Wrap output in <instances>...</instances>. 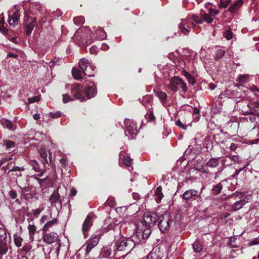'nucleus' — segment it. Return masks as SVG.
I'll return each mask as SVG.
<instances>
[{
    "mask_svg": "<svg viewBox=\"0 0 259 259\" xmlns=\"http://www.w3.org/2000/svg\"><path fill=\"white\" fill-rule=\"evenodd\" d=\"M96 85L91 82L88 85L83 87L80 83H75L71 88V94L75 99L83 101L94 97L97 94Z\"/></svg>",
    "mask_w": 259,
    "mask_h": 259,
    "instance_id": "1",
    "label": "nucleus"
},
{
    "mask_svg": "<svg viewBox=\"0 0 259 259\" xmlns=\"http://www.w3.org/2000/svg\"><path fill=\"white\" fill-rule=\"evenodd\" d=\"M133 241L127 239H123L114 242L113 248L115 254H116L118 251L123 252L124 254H122L120 256L122 257H124L130 252L133 248Z\"/></svg>",
    "mask_w": 259,
    "mask_h": 259,
    "instance_id": "2",
    "label": "nucleus"
},
{
    "mask_svg": "<svg viewBox=\"0 0 259 259\" xmlns=\"http://www.w3.org/2000/svg\"><path fill=\"white\" fill-rule=\"evenodd\" d=\"M167 87L168 89L174 92H176L179 89H182V92L185 93L188 90L186 83L178 76H174L169 80Z\"/></svg>",
    "mask_w": 259,
    "mask_h": 259,
    "instance_id": "3",
    "label": "nucleus"
},
{
    "mask_svg": "<svg viewBox=\"0 0 259 259\" xmlns=\"http://www.w3.org/2000/svg\"><path fill=\"white\" fill-rule=\"evenodd\" d=\"M158 226L161 232L168 230L173 223L172 217L168 212L161 214L157 220Z\"/></svg>",
    "mask_w": 259,
    "mask_h": 259,
    "instance_id": "4",
    "label": "nucleus"
},
{
    "mask_svg": "<svg viewBox=\"0 0 259 259\" xmlns=\"http://www.w3.org/2000/svg\"><path fill=\"white\" fill-rule=\"evenodd\" d=\"M139 225L137 227V231L132 236L133 244L136 243L138 244L143 240L148 239L151 234V230L149 228H145Z\"/></svg>",
    "mask_w": 259,
    "mask_h": 259,
    "instance_id": "5",
    "label": "nucleus"
},
{
    "mask_svg": "<svg viewBox=\"0 0 259 259\" xmlns=\"http://www.w3.org/2000/svg\"><path fill=\"white\" fill-rule=\"evenodd\" d=\"M157 214L155 213H146L143 215V221L141 222L142 226L143 228L151 230L157 222Z\"/></svg>",
    "mask_w": 259,
    "mask_h": 259,
    "instance_id": "6",
    "label": "nucleus"
},
{
    "mask_svg": "<svg viewBox=\"0 0 259 259\" xmlns=\"http://www.w3.org/2000/svg\"><path fill=\"white\" fill-rule=\"evenodd\" d=\"M201 198L200 195H198V191L194 189L188 190L182 195V199L187 202L194 200L198 201Z\"/></svg>",
    "mask_w": 259,
    "mask_h": 259,
    "instance_id": "7",
    "label": "nucleus"
},
{
    "mask_svg": "<svg viewBox=\"0 0 259 259\" xmlns=\"http://www.w3.org/2000/svg\"><path fill=\"white\" fill-rule=\"evenodd\" d=\"M124 123L126 127L125 135L127 136V133H128L131 135L132 139H134L138 133L136 124L129 119H125L124 121Z\"/></svg>",
    "mask_w": 259,
    "mask_h": 259,
    "instance_id": "8",
    "label": "nucleus"
},
{
    "mask_svg": "<svg viewBox=\"0 0 259 259\" xmlns=\"http://www.w3.org/2000/svg\"><path fill=\"white\" fill-rule=\"evenodd\" d=\"M196 26L192 21L189 19L183 20L179 25L180 31L186 35H188L192 27Z\"/></svg>",
    "mask_w": 259,
    "mask_h": 259,
    "instance_id": "9",
    "label": "nucleus"
},
{
    "mask_svg": "<svg viewBox=\"0 0 259 259\" xmlns=\"http://www.w3.org/2000/svg\"><path fill=\"white\" fill-rule=\"evenodd\" d=\"M101 234H98L92 237L86 242L85 255L91 251L92 249L95 247L98 244Z\"/></svg>",
    "mask_w": 259,
    "mask_h": 259,
    "instance_id": "10",
    "label": "nucleus"
},
{
    "mask_svg": "<svg viewBox=\"0 0 259 259\" xmlns=\"http://www.w3.org/2000/svg\"><path fill=\"white\" fill-rule=\"evenodd\" d=\"M79 66L82 71L83 72L85 75L92 76L94 75L89 71V69L91 68L89 61L88 59L83 58L81 59L79 62Z\"/></svg>",
    "mask_w": 259,
    "mask_h": 259,
    "instance_id": "11",
    "label": "nucleus"
},
{
    "mask_svg": "<svg viewBox=\"0 0 259 259\" xmlns=\"http://www.w3.org/2000/svg\"><path fill=\"white\" fill-rule=\"evenodd\" d=\"M37 19L36 18L28 17L26 22L25 32L27 36L31 33L34 27L36 25Z\"/></svg>",
    "mask_w": 259,
    "mask_h": 259,
    "instance_id": "12",
    "label": "nucleus"
},
{
    "mask_svg": "<svg viewBox=\"0 0 259 259\" xmlns=\"http://www.w3.org/2000/svg\"><path fill=\"white\" fill-rule=\"evenodd\" d=\"M58 236L56 233L51 232L43 233V241L47 243L51 244L56 242L57 240Z\"/></svg>",
    "mask_w": 259,
    "mask_h": 259,
    "instance_id": "13",
    "label": "nucleus"
},
{
    "mask_svg": "<svg viewBox=\"0 0 259 259\" xmlns=\"http://www.w3.org/2000/svg\"><path fill=\"white\" fill-rule=\"evenodd\" d=\"M132 163V159L130 156L121 152L119 154V164L120 165H124L126 166H131Z\"/></svg>",
    "mask_w": 259,
    "mask_h": 259,
    "instance_id": "14",
    "label": "nucleus"
},
{
    "mask_svg": "<svg viewBox=\"0 0 259 259\" xmlns=\"http://www.w3.org/2000/svg\"><path fill=\"white\" fill-rule=\"evenodd\" d=\"M92 217L88 215L83 223L82 227V231L83 232L84 237L85 238L86 237L85 232L89 230L90 228L92 226Z\"/></svg>",
    "mask_w": 259,
    "mask_h": 259,
    "instance_id": "15",
    "label": "nucleus"
},
{
    "mask_svg": "<svg viewBox=\"0 0 259 259\" xmlns=\"http://www.w3.org/2000/svg\"><path fill=\"white\" fill-rule=\"evenodd\" d=\"M244 3L243 0H237L231 5L228 9V11L234 13L238 11Z\"/></svg>",
    "mask_w": 259,
    "mask_h": 259,
    "instance_id": "16",
    "label": "nucleus"
},
{
    "mask_svg": "<svg viewBox=\"0 0 259 259\" xmlns=\"http://www.w3.org/2000/svg\"><path fill=\"white\" fill-rule=\"evenodd\" d=\"M9 19L8 21V23H9L10 25H14L18 23L20 14H19L18 11L16 10V11L14 12L11 16L9 13Z\"/></svg>",
    "mask_w": 259,
    "mask_h": 259,
    "instance_id": "17",
    "label": "nucleus"
},
{
    "mask_svg": "<svg viewBox=\"0 0 259 259\" xmlns=\"http://www.w3.org/2000/svg\"><path fill=\"white\" fill-rule=\"evenodd\" d=\"M93 37L98 39L103 40L106 38L107 35L104 30L100 27L96 30Z\"/></svg>",
    "mask_w": 259,
    "mask_h": 259,
    "instance_id": "18",
    "label": "nucleus"
},
{
    "mask_svg": "<svg viewBox=\"0 0 259 259\" xmlns=\"http://www.w3.org/2000/svg\"><path fill=\"white\" fill-rule=\"evenodd\" d=\"M162 188L161 186L157 187L156 189L154 192V198L155 200L157 203L161 202L162 199L164 195L162 192Z\"/></svg>",
    "mask_w": 259,
    "mask_h": 259,
    "instance_id": "19",
    "label": "nucleus"
},
{
    "mask_svg": "<svg viewBox=\"0 0 259 259\" xmlns=\"http://www.w3.org/2000/svg\"><path fill=\"white\" fill-rule=\"evenodd\" d=\"M59 223L58 219L56 218L53 219L52 220L47 222L44 226L42 230L44 232H47L49 229L52 228L54 225L58 224Z\"/></svg>",
    "mask_w": 259,
    "mask_h": 259,
    "instance_id": "20",
    "label": "nucleus"
},
{
    "mask_svg": "<svg viewBox=\"0 0 259 259\" xmlns=\"http://www.w3.org/2000/svg\"><path fill=\"white\" fill-rule=\"evenodd\" d=\"M247 202L246 197L242 200L236 202L232 206V210L233 211H236L240 209Z\"/></svg>",
    "mask_w": 259,
    "mask_h": 259,
    "instance_id": "21",
    "label": "nucleus"
},
{
    "mask_svg": "<svg viewBox=\"0 0 259 259\" xmlns=\"http://www.w3.org/2000/svg\"><path fill=\"white\" fill-rule=\"evenodd\" d=\"M203 246L202 242L198 239H196L193 244V248L195 252H200L203 249Z\"/></svg>",
    "mask_w": 259,
    "mask_h": 259,
    "instance_id": "22",
    "label": "nucleus"
},
{
    "mask_svg": "<svg viewBox=\"0 0 259 259\" xmlns=\"http://www.w3.org/2000/svg\"><path fill=\"white\" fill-rule=\"evenodd\" d=\"M113 243L111 244L110 247H104L100 253V256L102 258H107L111 254L112 249L111 247L113 246Z\"/></svg>",
    "mask_w": 259,
    "mask_h": 259,
    "instance_id": "23",
    "label": "nucleus"
},
{
    "mask_svg": "<svg viewBox=\"0 0 259 259\" xmlns=\"http://www.w3.org/2000/svg\"><path fill=\"white\" fill-rule=\"evenodd\" d=\"M162 256L159 250L157 252L156 249L152 250L150 253L147 256V259H161Z\"/></svg>",
    "mask_w": 259,
    "mask_h": 259,
    "instance_id": "24",
    "label": "nucleus"
},
{
    "mask_svg": "<svg viewBox=\"0 0 259 259\" xmlns=\"http://www.w3.org/2000/svg\"><path fill=\"white\" fill-rule=\"evenodd\" d=\"M222 182L215 185L213 186L211 189L212 194L213 195L217 196L220 194L222 189H223V184L222 183Z\"/></svg>",
    "mask_w": 259,
    "mask_h": 259,
    "instance_id": "25",
    "label": "nucleus"
},
{
    "mask_svg": "<svg viewBox=\"0 0 259 259\" xmlns=\"http://www.w3.org/2000/svg\"><path fill=\"white\" fill-rule=\"evenodd\" d=\"M81 42L84 45H88L92 42V38L90 33H87L85 36L83 34L80 37Z\"/></svg>",
    "mask_w": 259,
    "mask_h": 259,
    "instance_id": "26",
    "label": "nucleus"
},
{
    "mask_svg": "<svg viewBox=\"0 0 259 259\" xmlns=\"http://www.w3.org/2000/svg\"><path fill=\"white\" fill-rule=\"evenodd\" d=\"M6 240H0V255H3L8 251V247Z\"/></svg>",
    "mask_w": 259,
    "mask_h": 259,
    "instance_id": "27",
    "label": "nucleus"
},
{
    "mask_svg": "<svg viewBox=\"0 0 259 259\" xmlns=\"http://www.w3.org/2000/svg\"><path fill=\"white\" fill-rule=\"evenodd\" d=\"M60 200V194L58 190H54L53 193L51 195L49 200L52 204Z\"/></svg>",
    "mask_w": 259,
    "mask_h": 259,
    "instance_id": "28",
    "label": "nucleus"
},
{
    "mask_svg": "<svg viewBox=\"0 0 259 259\" xmlns=\"http://www.w3.org/2000/svg\"><path fill=\"white\" fill-rule=\"evenodd\" d=\"M156 95L163 104L166 103L167 95L165 92L162 91H157Z\"/></svg>",
    "mask_w": 259,
    "mask_h": 259,
    "instance_id": "29",
    "label": "nucleus"
},
{
    "mask_svg": "<svg viewBox=\"0 0 259 259\" xmlns=\"http://www.w3.org/2000/svg\"><path fill=\"white\" fill-rule=\"evenodd\" d=\"M222 165L225 167L226 166H228L231 165L232 164V160L230 158V156H227L226 157H223L222 159Z\"/></svg>",
    "mask_w": 259,
    "mask_h": 259,
    "instance_id": "30",
    "label": "nucleus"
},
{
    "mask_svg": "<svg viewBox=\"0 0 259 259\" xmlns=\"http://www.w3.org/2000/svg\"><path fill=\"white\" fill-rule=\"evenodd\" d=\"M1 124L5 127H7L9 130H12L13 126V124L11 121L7 119H3L1 120Z\"/></svg>",
    "mask_w": 259,
    "mask_h": 259,
    "instance_id": "31",
    "label": "nucleus"
},
{
    "mask_svg": "<svg viewBox=\"0 0 259 259\" xmlns=\"http://www.w3.org/2000/svg\"><path fill=\"white\" fill-rule=\"evenodd\" d=\"M72 74L76 80H80L82 78L81 72L78 69L73 68L72 70Z\"/></svg>",
    "mask_w": 259,
    "mask_h": 259,
    "instance_id": "32",
    "label": "nucleus"
},
{
    "mask_svg": "<svg viewBox=\"0 0 259 259\" xmlns=\"http://www.w3.org/2000/svg\"><path fill=\"white\" fill-rule=\"evenodd\" d=\"M218 159L219 158H211L207 162V166L210 167H217L219 164Z\"/></svg>",
    "mask_w": 259,
    "mask_h": 259,
    "instance_id": "33",
    "label": "nucleus"
},
{
    "mask_svg": "<svg viewBox=\"0 0 259 259\" xmlns=\"http://www.w3.org/2000/svg\"><path fill=\"white\" fill-rule=\"evenodd\" d=\"M39 154L41 158L42 162L44 166H45L46 164L48 163L47 152L45 150H41L39 152Z\"/></svg>",
    "mask_w": 259,
    "mask_h": 259,
    "instance_id": "34",
    "label": "nucleus"
},
{
    "mask_svg": "<svg viewBox=\"0 0 259 259\" xmlns=\"http://www.w3.org/2000/svg\"><path fill=\"white\" fill-rule=\"evenodd\" d=\"M226 52L224 50L220 48L216 51L214 58L216 60L221 59L225 54Z\"/></svg>",
    "mask_w": 259,
    "mask_h": 259,
    "instance_id": "35",
    "label": "nucleus"
},
{
    "mask_svg": "<svg viewBox=\"0 0 259 259\" xmlns=\"http://www.w3.org/2000/svg\"><path fill=\"white\" fill-rule=\"evenodd\" d=\"M4 143L6 149H8L9 151L12 148H15L16 147V143L14 142L11 140H5L4 141Z\"/></svg>",
    "mask_w": 259,
    "mask_h": 259,
    "instance_id": "36",
    "label": "nucleus"
},
{
    "mask_svg": "<svg viewBox=\"0 0 259 259\" xmlns=\"http://www.w3.org/2000/svg\"><path fill=\"white\" fill-rule=\"evenodd\" d=\"M145 118L148 120V121H155V117L154 115L153 110H150L145 115Z\"/></svg>",
    "mask_w": 259,
    "mask_h": 259,
    "instance_id": "37",
    "label": "nucleus"
},
{
    "mask_svg": "<svg viewBox=\"0 0 259 259\" xmlns=\"http://www.w3.org/2000/svg\"><path fill=\"white\" fill-rule=\"evenodd\" d=\"M28 229L30 238H33V235L36 231V227L34 225H29L28 226Z\"/></svg>",
    "mask_w": 259,
    "mask_h": 259,
    "instance_id": "38",
    "label": "nucleus"
},
{
    "mask_svg": "<svg viewBox=\"0 0 259 259\" xmlns=\"http://www.w3.org/2000/svg\"><path fill=\"white\" fill-rule=\"evenodd\" d=\"M231 0H220L219 3V8H226L230 4Z\"/></svg>",
    "mask_w": 259,
    "mask_h": 259,
    "instance_id": "39",
    "label": "nucleus"
},
{
    "mask_svg": "<svg viewBox=\"0 0 259 259\" xmlns=\"http://www.w3.org/2000/svg\"><path fill=\"white\" fill-rule=\"evenodd\" d=\"M30 164L32 166L33 169L36 172L40 171L38 162L35 160H32L30 161Z\"/></svg>",
    "mask_w": 259,
    "mask_h": 259,
    "instance_id": "40",
    "label": "nucleus"
},
{
    "mask_svg": "<svg viewBox=\"0 0 259 259\" xmlns=\"http://www.w3.org/2000/svg\"><path fill=\"white\" fill-rule=\"evenodd\" d=\"M14 243L16 246L20 247L21 246V243L23 241V239L21 237H20L17 235H14Z\"/></svg>",
    "mask_w": 259,
    "mask_h": 259,
    "instance_id": "41",
    "label": "nucleus"
},
{
    "mask_svg": "<svg viewBox=\"0 0 259 259\" xmlns=\"http://www.w3.org/2000/svg\"><path fill=\"white\" fill-rule=\"evenodd\" d=\"M233 32L231 29L226 30L223 34L224 36L227 39L230 40L233 38Z\"/></svg>",
    "mask_w": 259,
    "mask_h": 259,
    "instance_id": "42",
    "label": "nucleus"
},
{
    "mask_svg": "<svg viewBox=\"0 0 259 259\" xmlns=\"http://www.w3.org/2000/svg\"><path fill=\"white\" fill-rule=\"evenodd\" d=\"M185 76L187 78V80L189 83L193 85L196 83L195 79L192 75H191L189 73L186 72L185 73Z\"/></svg>",
    "mask_w": 259,
    "mask_h": 259,
    "instance_id": "43",
    "label": "nucleus"
},
{
    "mask_svg": "<svg viewBox=\"0 0 259 259\" xmlns=\"http://www.w3.org/2000/svg\"><path fill=\"white\" fill-rule=\"evenodd\" d=\"M248 79L247 75H240L237 79V81L239 83H245L247 81Z\"/></svg>",
    "mask_w": 259,
    "mask_h": 259,
    "instance_id": "44",
    "label": "nucleus"
},
{
    "mask_svg": "<svg viewBox=\"0 0 259 259\" xmlns=\"http://www.w3.org/2000/svg\"><path fill=\"white\" fill-rule=\"evenodd\" d=\"M7 236L5 229L0 228V240H7Z\"/></svg>",
    "mask_w": 259,
    "mask_h": 259,
    "instance_id": "45",
    "label": "nucleus"
},
{
    "mask_svg": "<svg viewBox=\"0 0 259 259\" xmlns=\"http://www.w3.org/2000/svg\"><path fill=\"white\" fill-rule=\"evenodd\" d=\"M203 20L206 21L208 23H211L213 19L207 14L204 13V14H201Z\"/></svg>",
    "mask_w": 259,
    "mask_h": 259,
    "instance_id": "46",
    "label": "nucleus"
},
{
    "mask_svg": "<svg viewBox=\"0 0 259 259\" xmlns=\"http://www.w3.org/2000/svg\"><path fill=\"white\" fill-rule=\"evenodd\" d=\"M251 110H253L252 112H254V114L259 115V102L254 103L253 105L252 109H251Z\"/></svg>",
    "mask_w": 259,
    "mask_h": 259,
    "instance_id": "47",
    "label": "nucleus"
},
{
    "mask_svg": "<svg viewBox=\"0 0 259 259\" xmlns=\"http://www.w3.org/2000/svg\"><path fill=\"white\" fill-rule=\"evenodd\" d=\"M16 183L18 186V187L22 190H23V191H25V192H27L28 191V190L27 189V187L26 186V185L27 184V183H25V184H23L22 182H21L20 181H19V182H18V181H16Z\"/></svg>",
    "mask_w": 259,
    "mask_h": 259,
    "instance_id": "48",
    "label": "nucleus"
},
{
    "mask_svg": "<svg viewBox=\"0 0 259 259\" xmlns=\"http://www.w3.org/2000/svg\"><path fill=\"white\" fill-rule=\"evenodd\" d=\"M25 168L23 166L19 167L17 166H14L12 168L9 170V172L10 171H24Z\"/></svg>",
    "mask_w": 259,
    "mask_h": 259,
    "instance_id": "49",
    "label": "nucleus"
},
{
    "mask_svg": "<svg viewBox=\"0 0 259 259\" xmlns=\"http://www.w3.org/2000/svg\"><path fill=\"white\" fill-rule=\"evenodd\" d=\"M73 99H72L69 95L65 94L63 95V102L64 103H66L70 101H73Z\"/></svg>",
    "mask_w": 259,
    "mask_h": 259,
    "instance_id": "50",
    "label": "nucleus"
},
{
    "mask_svg": "<svg viewBox=\"0 0 259 259\" xmlns=\"http://www.w3.org/2000/svg\"><path fill=\"white\" fill-rule=\"evenodd\" d=\"M31 249V246L29 244H26L24 245L21 249V251L23 252L24 253H27Z\"/></svg>",
    "mask_w": 259,
    "mask_h": 259,
    "instance_id": "51",
    "label": "nucleus"
},
{
    "mask_svg": "<svg viewBox=\"0 0 259 259\" xmlns=\"http://www.w3.org/2000/svg\"><path fill=\"white\" fill-rule=\"evenodd\" d=\"M192 18L193 21L198 24H201L202 22V20L199 16L195 15H193L192 16Z\"/></svg>",
    "mask_w": 259,
    "mask_h": 259,
    "instance_id": "52",
    "label": "nucleus"
},
{
    "mask_svg": "<svg viewBox=\"0 0 259 259\" xmlns=\"http://www.w3.org/2000/svg\"><path fill=\"white\" fill-rule=\"evenodd\" d=\"M38 97L37 96H34L33 97L29 98L28 99V104H31L38 101Z\"/></svg>",
    "mask_w": 259,
    "mask_h": 259,
    "instance_id": "53",
    "label": "nucleus"
},
{
    "mask_svg": "<svg viewBox=\"0 0 259 259\" xmlns=\"http://www.w3.org/2000/svg\"><path fill=\"white\" fill-rule=\"evenodd\" d=\"M176 124L178 126L184 130H186L187 128V126H185L180 120H177L176 122Z\"/></svg>",
    "mask_w": 259,
    "mask_h": 259,
    "instance_id": "54",
    "label": "nucleus"
},
{
    "mask_svg": "<svg viewBox=\"0 0 259 259\" xmlns=\"http://www.w3.org/2000/svg\"><path fill=\"white\" fill-rule=\"evenodd\" d=\"M52 218V216L51 215H50V218H49L48 215H44L41 217L40 220V222L42 224H44L45 223L46 221H48L50 219Z\"/></svg>",
    "mask_w": 259,
    "mask_h": 259,
    "instance_id": "55",
    "label": "nucleus"
},
{
    "mask_svg": "<svg viewBox=\"0 0 259 259\" xmlns=\"http://www.w3.org/2000/svg\"><path fill=\"white\" fill-rule=\"evenodd\" d=\"M12 158L11 157H5L2 158L0 160V167L5 164L6 162L9 161L11 160H12Z\"/></svg>",
    "mask_w": 259,
    "mask_h": 259,
    "instance_id": "56",
    "label": "nucleus"
},
{
    "mask_svg": "<svg viewBox=\"0 0 259 259\" xmlns=\"http://www.w3.org/2000/svg\"><path fill=\"white\" fill-rule=\"evenodd\" d=\"M17 194L15 191L11 190L9 193V196L11 199H14L17 197Z\"/></svg>",
    "mask_w": 259,
    "mask_h": 259,
    "instance_id": "57",
    "label": "nucleus"
},
{
    "mask_svg": "<svg viewBox=\"0 0 259 259\" xmlns=\"http://www.w3.org/2000/svg\"><path fill=\"white\" fill-rule=\"evenodd\" d=\"M230 158L232 160V162L233 161L234 162H239V160H240V157L238 155H232V156H230Z\"/></svg>",
    "mask_w": 259,
    "mask_h": 259,
    "instance_id": "58",
    "label": "nucleus"
},
{
    "mask_svg": "<svg viewBox=\"0 0 259 259\" xmlns=\"http://www.w3.org/2000/svg\"><path fill=\"white\" fill-rule=\"evenodd\" d=\"M50 114L51 116L53 118H58L61 116V113L60 111L55 113L51 112Z\"/></svg>",
    "mask_w": 259,
    "mask_h": 259,
    "instance_id": "59",
    "label": "nucleus"
},
{
    "mask_svg": "<svg viewBox=\"0 0 259 259\" xmlns=\"http://www.w3.org/2000/svg\"><path fill=\"white\" fill-rule=\"evenodd\" d=\"M209 13L211 16H215L219 13V11L216 9H210Z\"/></svg>",
    "mask_w": 259,
    "mask_h": 259,
    "instance_id": "60",
    "label": "nucleus"
},
{
    "mask_svg": "<svg viewBox=\"0 0 259 259\" xmlns=\"http://www.w3.org/2000/svg\"><path fill=\"white\" fill-rule=\"evenodd\" d=\"M113 225L112 224L108 225L107 227H105L103 228V231L104 232H107L109 230H111L113 229Z\"/></svg>",
    "mask_w": 259,
    "mask_h": 259,
    "instance_id": "61",
    "label": "nucleus"
},
{
    "mask_svg": "<svg viewBox=\"0 0 259 259\" xmlns=\"http://www.w3.org/2000/svg\"><path fill=\"white\" fill-rule=\"evenodd\" d=\"M244 194L242 192L236 191L235 193L232 194L231 196H235L239 197V198H241L243 197Z\"/></svg>",
    "mask_w": 259,
    "mask_h": 259,
    "instance_id": "62",
    "label": "nucleus"
},
{
    "mask_svg": "<svg viewBox=\"0 0 259 259\" xmlns=\"http://www.w3.org/2000/svg\"><path fill=\"white\" fill-rule=\"evenodd\" d=\"M5 24V17L3 13L0 14V26H3Z\"/></svg>",
    "mask_w": 259,
    "mask_h": 259,
    "instance_id": "63",
    "label": "nucleus"
},
{
    "mask_svg": "<svg viewBox=\"0 0 259 259\" xmlns=\"http://www.w3.org/2000/svg\"><path fill=\"white\" fill-rule=\"evenodd\" d=\"M259 244V240L256 239L251 240L249 243V246H253Z\"/></svg>",
    "mask_w": 259,
    "mask_h": 259,
    "instance_id": "64",
    "label": "nucleus"
}]
</instances>
